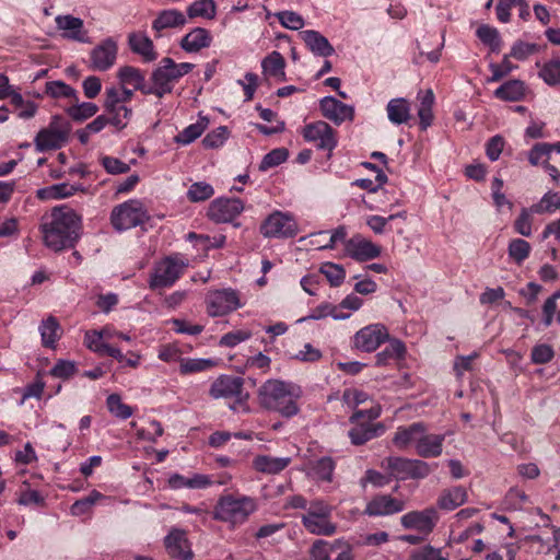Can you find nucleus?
<instances>
[{"label":"nucleus","mask_w":560,"mask_h":560,"mask_svg":"<svg viewBox=\"0 0 560 560\" xmlns=\"http://www.w3.org/2000/svg\"><path fill=\"white\" fill-rule=\"evenodd\" d=\"M244 210V203L238 198H218L208 209V217L217 223H228L238 217Z\"/></svg>","instance_id":"nucleus-13"},{"label":"nucleus","mask_w":560,"mask_h":560,"mask_svg":"<svg viewBox=\"0 0 560 560\" xmlns=\"http://www.w3.org/2000/svg\"><path fill=\"white\" fill-rule=\"evenodd\" d=\"M212 37L208 30L195 27L180 40V48L186 52H197L211 45Z\"/></svg>","instance_id":"nucleus-22"},{"label":"nucleus","mask_w":560,"mask_h":560,"mask_svg":"<svg viewBox=\"0 0 560 560\" xmlns=\"http://www.w3.org/2000/svg\"><path fill=\"white\" fill-rule=\"evenodd\" d=\"M334 469L335 464L332 459L330 457H322L311 464L308 475L318 480L330 481Z\"/></svg>","instance_id":"nucleus-46"},{"label":"nucleus","mask_w":560,"mask_h":560,"mask_svg":"<svg viewBox=\"0 0 560 560\" xmlns=\"http://www.w3.org/2000/svg\"><path fill=\"white\" fill-rule=\"evenodd\" d=\"M164 544L167 553L172 558L191 560L192 552L184 530L175 528L165 537Z\"/></svg>","instance_id":"nucleus-18"},{"label":"nucleus","mask_w":560,"mask_h":560,"mask_svg":"<svg viewBox=\"0 0 560 560\" xmlns=\"http://www.w3.org/2000/svg\"><path fill=\"white\" fill-rule=\"evenodd\" d=\"M186 15L176 10L167 9L158 13L152 22V30L155 32V37L163 36V31L171 28H182L186 25Z\"/></svg>","instance_id":"nucleus-16"},{"label":"nucleus","mask_w":560,"mask_h":560,"mask_svg":"<svg viewBox=\"0 0 560 560\" xmlns=\"http://www.w3.org/2000/svg\"><path fill=\"white\" fill-rule=\"evenodd\" d=\"M291 463L290 457H273L269 455H258L255 457L254 468L264 474L276 475L285 469Z\"/></svg>","instance_id":"nucleus-28"},{"label":"nucleus","mask_w":560,"mask_h":560,"mask_svg":"<svg viewBox=\"0 0 560 560\" xmlns=\"http://www.w3.org/2000/svg\"><path fill=\"white\" fill-rule=\"evenodd\" d=\"M387 117L394 125L407 124L411 118L410 104L407 100L393 98L386 106Z\"/></svg>","instance_id":"nucleus-30"},{"label":"nucleus","mask_w":560,"mask_h":560,"mask_svg":"<svg viewBox=\"0 0 560 560\" xmlns=\"http://www.w3.org/2000/svg\"><path fill=\"white\" fill-rule=\"evenodd\" d=\"M259 232L266 238H291L299 233V225L291 212L276 210L261 222Z\"/></svg>","instance_id":"nucleus-9"},{"label":"nucleus","mask_w":560,"mask_h":560,"mask_svg":"<svg viewBox=\"0 0 560 560\" xmlns=\"http://www.w3.org/2000/svg\"><path fill=\"white\" fill-rule=\"evenodd\" d=\"M467 500V492L463 487H453L442 492L439 498V506L452 511L464 504Z\"/></svg>","instance_id":"nucleus-35"},{"label":"nucleus","mask_w":560,"mask_h":560,"mask_svg":"<svg viewBox=\"0 0 560 560\" xmlns=\"http://www.w3.org/2000/svg\"><path fill=\"white\" fill-rule=\"evenodd\" d=\"M105 500H107V498L103 493L97 490H93L89 493V495L77 500L71 505L70 510L73 515H83L89 513L96 503Z\"/></svg>","instance_id":"nucleus-47"},{"label":"nucleus","mask_w":560,"mask_h":560,"mask_svg":"<svg viewBox=\"0 0 560 560\" xmlns=\"http://www.w3.org/2000/svg\"><path fill=\"white\" fill-rule=\"evenodd\" d=\"M207 313L211 317L224 316L242 306L237 291L222 289L209 292L206 298Z\"/></svg>","instance_id":"nucleus-10"},{"label":"nucleus","mask_w":560,"mask_h":560,"mask_svg":"<svg viewBox=\"0 0 560 560\" xmlns=\"http://www.w3.org/2000/svg\"><path fill=\"white\" fill-rule=\"evenodd\" d=\"M262 73L266 77L273 78L279 82L285 81V60L279 51H272L261 61Z\"/></svg>","instance_id":"nucleus-27"},{"label":"nucleus","mask_w":560,"mask_h":560,"mask_svg":"<svg viewBox=\"0 0 560 560\" xmlns=\"http://www.w3.org/2000/svg\"><path fill=\"white\" fill-rule=\"evenodd\" d=\"M129 45L131 50L138 55H141L145 61H153L158 57L152 40L144 34H130Z\"/></svg>","instance_id":"nucleus-31"},{"label":"nucleus","mask_w":560,"mask_h":560,"mask_svg":"<svg viewBox=\"0 0 560 560\" xmlns=\"http://www.w3.org/2000/svg\"><path fill=\"white\" fill-rule=\"evenodd\" d=\"M97 110L98 107L94 103H79V101L66 109L67 114L75 121H83L94 116L97 113Z\"/></svg>","instance_id":"nucleus-49"},{"label":"nucleus","mask_w":560,"mask_h":560,"mask_svg":"<svg viewBox=\"0 0 560 560\" xmlns=\"http://www.w3.org/2000/svg\"><path fill=\"white\" fill-rule=\"evenodd\" d=\"M275 16L283 27L292 31L301 30L305 24L303 16L294 11H280Z\"/></svg>","instance_id":"nucleus-55"},{"label":"nucleus","mask_w":560,"mask_h":560,"mask_svg":"<svg viewBox=\"0 0 560 560\" xmlns=\"http://www.w3.org/2000/svg\"><path fill=\"white\" fill-rule=\"evenodd\" d=\"M537 67H540L538 75L542 81L550 85H560V59L553 58L542 66L539 62L536 63Z\"/></svg>","instance_id":"nucleus-43"},{"label":"nucleus","mask_w":560,"mask_h":560,"mask_svg":"<svg viewBox=\"0 0 560 560\" xmlns=\"http://www.w3.org/2000/svg\"><path fill=\"white\" fill-rule=\"evenodd\" d=\"M77 191L84 192L85 188L82 185L61 183L38 189L36 196L42 200H55L71 197Z\"/></svg>","instance_id":"nucleus-26"},{"label":"nucleus","mask_w":560,"mask_h":560,"mask_svg":"<svg viewBox=\"0 0 560 560\" xmlns=\"http://www.w3.org/2000/svg\"><path fill=\"white\" fill-rule=\"evenodd\" d=\"M301 394L300 386L293 383L268 380L258 389V400L262 408L290 418L300 410L298 400Z\"/></svg>","instance_id":"nucleus-2"},{"label":"nucleus","mask_w":560,"mask_h":560,"mask_svg":"<svg viewBox=\"0 0 560 560\" xmlns=\"http://www.w3.org/2000/svg\"><path fill=\"white\" fill-rule=\"evenodd\" d=\"M387 340H389L387 328L383 324H371L355 332L352 343L358 350L373 352Z\"/></svg>","instance_id":"nucleus-11"},{"label":"nucleus","mask_w":560,"mask_h":560,"mask_svg":"<svg viewBox=\"0 0 560 560\" xmlns=\"http://www.w3.org/2000/svg\"><path fill=\"white\" fill-rule=\"evenodd\" d=\"M189 260L182 254H172L155 262L150 275L149 285L151 289H164L172 287L185 272Z\"/></svg>","instance_id":"nucleus-5"},{"label":"nucleus","mask_w":560,"mask_h":560,"mask_svg":"<svg viewBox=\"0 0 560 560\" xmlns=\"http://www.w3.org/2000/svg\"><path fill=\"white\" fill-rule=\"evenodd\" d=\"M106 112L110 115V118H108L109 124L117 129H124L132 115L131 109L125 105H117L114 110Z\"/></svg>","instance_id":"nucleus-59"},{"label":"nucleus","mask_w":560,"mask_h":560,"mask_svg":"<svg viewBox=\"0 0 560 560\" xmlns=\"http://www.w3.org/2000/svg\"><path fill=\"white\" fill-rule=\"evenodd\" d=\"M439 522V513L434 508L413 511L401 517V525H433Z\"/></svg>","instance_id":"nucleus-37"},{"label":"nucleus","mask_w":560,"mask_h":560,"mask_svg":"<svg viewBox=\"0 0 560 560\" xmlns=\"http://www.w3.org/2000/svg\"><path fill=\"white\" fill-rule=\"evenodd\" d=\"M133 92L125 88H107L105 91L104 107L106 110H114L117 105H124L132 98Z\"/></svg>","instance_id":"nucleus-40"},{"label":"nucleus","mask_w":560,"mask_h":560,"mask_svg":"<svg viewBox=\"0 0 560 560\" xmlns=\"http://www.w3.org/2000/svg\"><path fill=\"white\" fill-rule=\"evenodd\" d=\"M209 124L208 118L200 117L195 124L187 126L182 132L175 137V142L187 145L199 138Z\"/></svg>","instance_id":"nucleus-39"},{"label":"nucleus","mask_w":560,"mask_h":560,"mask_svg":"<svg viewBox=\"0 0 560 560\" xmlns=\"http://www.w3.org/2000/svg\"><path fill=\"white\" fill-rule=\"evenodd\" d=\"M149 220L148 212L141 201L130 199L112 210L110 222L116 231L136 228Z\"/></svg>","instance_id":"nucleus-8"},{"label":"nucleus","mask_w":560,"mask_h":560,"mask_svg":"<svg viewBox=\"0 0 560 560\" xmlns=\"http://www.w3.org/2000/svg\"><path fill=\"white\" fill-rule=\"evenodd\" d=\"M327 316H331L334 319H347L349 318V314L339 313L338 306H335L330 303H322L315 308L311 311V314L307 316L310 319H322Z\"/></svg>","instance_id":"nucleus-53"},{"label":"nucleus","mask_w":560,"mask_h":560,"mask_svg":"<svg viewBox=\"0 0 560 560\" xmlns=\"http://www.w3.org/2000/svg\"><path fill=\"white\" fill-rule=\"evenodd\" d=\"M84 343L90 350L100 355H105V351L108 347V343L105 342L98 330L85 332Z\"/></svg>","instance_id":"nucleus-60"},{"label":"nucleus","mask_w":560,"mask_h":560,"mask_svg":"<svg viewBox=\"0 0 560 560\" xmlns=\"http://www.w3.org/2000/svg\"><path fill=\"white\" fill-rule=\"evenodd\" d=\"M319 108L323 116L331 120L336 125L349 120L351 121L354 117V108L347 105L332 96H326L320 100Z\"/></svg>","instance_id":"nucleus-14"},{"label":"nucleus","mask_w":560,"mask_h":560,"mask_svg":"<svg viewBox=\"0 0 560 560\" xmlns=\"http://www.w3.org/2000/svg\"><path fill=\"white\" fill-rule=\"evenodd\" d=\"M214 194L213 187L205 182H197L190 185L187 197L191 202H200L211 198Z\"/></svg>","instance_id":"nucleus-54"},{"label":"nucleus","mask_w":560,"mask_h":560,"mask_svg":"<svg viewBox=\"0 0 560 560\" xmlns=\"http://www.w3.org/2000/svg\"><path fill=\"white\" fill-rule=\"evenodd\" d=\"M118 78L122 84L132 85L143 94H147V91L150 90V85L145 84L143 73L138 68L131 66L121 67L118 70Z\"/></svg>","instance_id":"nucleus-32"},{"label":"nucleus","mask_w":560,"mask_h":560,"mask_svg":"<svg viewBox=\"0 0 560 560\" xmlns=\"http://www.w3.org/2000/svg\"><path fill=\"white\" fill-rule=\"evenodd\" d=\"M404 510L402 501L390 495H378L371 500L365 509L369 515H389Z\"/></svg>","instance_id":"nucleus-23"},{"label":"nucleus","mask_w":560,"mask_h":560,"mask_svg":"<svg viewBox=\"0 0 560 560\" xmlns=\"http://www.w3.org/2000/svg\"><path fill=\"white\" fill-rule=\"evenodd\" d=\"M551 154V147L549 143H536L528 153V160L532 165H539L548 163Z\"/></svg>","instance_id":"nucleus-58"},{"label":"nucleus","mask_w":560,"mask_h":560,"mask_svg":"<svg viewBox=\"0 0 560 560\" xmlns=\"http://www.w3.org/2000/svg\"><path fill=\"white\" fill-rule=\"evenodd\" d=\"M244 381L238 376L221 375L210 386L209 395L214 399L234 398L230 408L234 411H248L246 399L248 394L243 392Z\"/></svg>","instance_id":"nucleus-6"},{"label":"nucleus","mask_w":560,"mask_h":560,"mask_svg":"<svg viewBox=\"0 0 560 560\" xmlns=\"http://www.w3.org/2000/svg\"><path fill=\"white\" fill-rule=\"evenodd\" d=\"M524 94L525 85L520 80H512L505 82L494 91L495 97L510 102L520 101L524 96Z\"/></svg>","instance_id":"nucleus-38"},{"label":"nucleus","mask_w":560,"mask_h":560,"mask_svg":"<svg viewBox=\"0 0 560 560\" xmlns=\"http://www.w3.org/2000/svg\"><path fill=\"white\" fill-rule=\"evenodd\" d=\"M116 55L117 45L113 39L108 38L92 50V67L95 70L105 71L114 65Z\"/></svg>","instance_id":"nucleus-17"},{"label":"nucleus","mask_w":560,"mask_h":560,"mask_svg":"<svg viewBox=\"0 0 560 560\" xmlns=\"http://www.w3.org/2000/svg\"><path fill=\"white\" fill-rule=\"evenodd\" d=\"M300 35L313 54L320 57H329L334 54V47L319 32L306 30L301 32Z\"/></svg>","instance_id":"nucleus-25"},{"label":"nucleus","mask_w":560,"mask_h":560,"mask_svg":"<svg viewBox=\"0 0 560 560\" xmlns=\"http://www.w3.org/2000/svg\"><path fill=\"white\" fill-rule=\"evenodd\" d=\"M389 345L375 357L376 365L384 366L392 360H400L406 354V346L399 339H389Z\"/></svg>","instance_id":"nucleus-33"},{"label":"nucleus","mask_w":560,"mask_h":560,"mask_svg":"<svg viewBox=\"0 0 560 560\" xmlns=\"http://www.w3.org/2000/svg\"><path fill=\"white\" fill-rule=\"evenodd\" d=\"M212 366V362L206 359H180L179 371L182 374L201 372Z\"/></svg>","instance_id":"nucleus-62"},{"label":"nucleus","mask_w":560,"mask_h":560,"mask_svg":"<svg viewBox=\"0 0 560 560\" xmlns=\"http://www.w3.org/2000/svg\"><path fill=\"white\" fill-rule=\"evenodd\" d=\"M539 46L532 43L517 40L513 44L510 56L517 60H526L532 55L538 52Z\"/></svg>","instance_id":"nucleus-61"},{"label":"nucleus","mask_w":560,"mask_h":560,"mask_svg":"<svg viewBox=\"0 0 560 560\" xmlns=\"http://www.w3.org/2000/svg\"><path fill=\"white\" fill-rule=\"evenodd\" d=\"M422 436L416 445V452L424 458L438 457L442 454L444 434H429L427 425L423 429Z\"/></svg>","instance_id":"nucleus-19"},{"label":"nucleus","mask_w":560,"mask_h":560,"mask_svg":"<svg viewBox=\"0 0 560 560\" xmlns=\"http://www.w3.org/2000/svg\"><path fill=\"white\" fill-rule=\"evenodd\" d=\"M81 218L68 207H56L50 213V220L43 223L44 243L52 250L72 247L79 238Z\"/></svg>","instance_id":"nucleus-1"},{"label":"nucleus","mask_w":560,"mask_h":560,"mask_svg":"<svg viewBox=\"0 0 560 560\" xmlns=\"http://www.w3.org/2000/svg\"><path fill=\"white\" fill-rule=\"evenodd\" d=\"M168 485L172 489H205L211 486L212 481L209 476L202 474H194L190 477L174 474L170 477Z\"/></svg>","instance_id":"nucleus-29"},{"label":"nucleus","mask_w":560,"mask_h":560,"mask_svg":"<svg viewBox=\"0 0 560 560\" xmlns=\"http://www.w3.org/2000/svg\"><path fill=\"white\" fill-rule=\"evenodd\" d=\"M418 98L420 101L418 108V116L420 119V127L422 130H425L429 126H431L433 120L432 107L434 104V94L432 90H427L424 92H419Z\"/></svg>","instance_id":"nucleus-34"},{"label":"nucleus","mask_w":560,"mask_h":560,"mask_svg":"<svg viewBox=\"0 0 560 560\" xmlns=\"http://www.w3.org/2000/svg\"><path fill=\"white\" fill-rule=\"evenodd\" d=\"M353 423L354 427L349 431V438L354 445H362L384 431L382 423L361 422V420Z\"/></svg>","instance_id":"nucleus-24"},{"label":"nucleus","mask_w":560,"mask_h":560,"mask_svg":"<svg viewBox=\"0 0 560 560\" xmlns=\"http://www.w3.org/2000/svg\"><path fill=\"white\" fill-rule=\"evenodd\" d=\"M288 159V150L284 148H278L267 153L259 164L260 171H267L271 167L278 166L285 162Z\"/></svg>","instance_id":"nucleus-56"},{"label":"nucleus","mask_w":560,"mask_h":560,"mask_svg":"<svg viewBox=\"0 0 560 560\" xmlns=\"http://www.w3.org/2000/svg\"><path fill=\"white\" fill-rule=\"evenodd\" d=\"M530 249L532 247L527 241L523 238H514L509 244L508 253L514 262L521 265L525 259L528 258Z\"/></svg>","instance_id":"nucleus-50"},{"label":"nucleus","mask_w":560,"mask_h":560,"mask_svg":"<svg viewBox=\"0 0 560 560\" xmlns=\"http://www.w3.org/2000/svg\"><path fill=\"white\" fill-rule=\"evenodd\" d=\"M257 510V501L246 495L226 494L219 499L213 518L220 522L244 523Z\"/></svg>","instance_id":"nucleus-4"},{"label":"nucleus","mask_w":560,"mask_h":560,"mask_svg":"<svg viewBox=\"0 0 560 560\" xmlns=\"http://www.w3.org/2000/svg\"><path fill=\"white\" fill-rule=\"evenodd\" d=\"M335 552V542L329 545L324 540H316L311 549V556L314 560H330Z\"/></svg>","instance_id":"nucleus-64"},{"label":"nucleus","mask_w":560,"mask_h":560,"mask_svg":"<svg viewBox=\"0 0 560 560\" xmlns=\"http://www.w3.org/2000/svg\"><path fill=\"white\" fill-rule=\"evenodd\" d=\"M217 14L214 0H197L187 8V15L190 19L205 18L212 20Z\"/></svg>","instance_id":"nucleus-45"},{"label":"nucleus","mask_w":560,"mask_h":560,"mask_svg":"<svg viewBox=\"0 0 560 560\" xmlns=\"http://www.w3.org/2000/svg\"><path fill=\"white\" fill-rule=\"evenodd\" d=\"M381 467L397 480L420 479L427 477L431 469L428 463L420 459H409L389 456L382 460Z\"/></svg>","instance_id":"nucleus-7"},{"label":"nucleus","mask_w":560,"mask_h":560,"mask_svg":"<svg viewBox=\"0 0 560 560\" xmlns=\"http://www.w3.org/2000/svg\"><path fill=\"white\" fill-rule=\"evenodd\" d=\"M57 25L60 30L69 32L67 36L75 40H83L82 27L83 21L71 15L57 16Z\"/></svg>","instance_id":"nucleus-44"},{"label":"nucleus","mask_w":560,"mask_h":560,"mask_svg":"<svg viewBox=\"0 0 560 560\" xmlns=\"http://www.w3.org/2000/svg\"><path fill=\"white\" fill-rule=\"evenodd\" d=\"M68 140L67 131H52V129H40L34 144L37 152L60 149Z\"/></svg>","instance_id":"nucleus-21"},{"label":"nucleus","mask_w":560,"mask_h":560,"mask_svg":"<svg viewBox=\"0 0 560 560\" xmlns=\"http://www.w3.org/2000/svg\"><path fill=\"white\" fill-rule=\"evenodd\" d=\"M346 254L358 261H366L378 257L381 247L361 235H355L346 242Z\"/></svg>","instance_id":"nucleus-15"},{"label":"nucleus","mask_w":560,"mask_h":560,"mask_svg":"<svg viewBox=\"0 0 560 560\" xmlns=\"http://www.w3.org/2000/svg\"><path fill=\"white\" fill-rule=\"evenodd\" d=\"M42 342L44 347L54 348L61 337V327L54 316L47 317L39 326Z\"/></svg>","instance_id":"nucleus-36"},{"label":"nucleus","mask_w":560,"mask_h":560,"mask_svg":"<svg viewBox=\"0 0 560 560\" xmlns=\"http://www.w3.org/2000/svg\"><path fill=\"white\" fill-rule=\"evenodd\" d=\"M45 93L52 98H69L78 102V92L63 81H48L45 84Z\"/></svg>","instance_id":"nucleus-42"},{"label":"nucleus","mask_w":560,"mask_h":560,"mask_svg":"<svg viewBox=\"0 0 560 560\" xmlns=\"http://www.w3.org/2000/svg\"><path fill=\"white\" fill-rule=\"evenodd\" d=\"M330 508L323 501H314L310 504L307 513L303 514L304 525H319L330 515Z\"/></svg>","instance_id":"nucleus-41"},{"label":"nucleus","mask_w":560,"mask_h":560,"mask_svg":"<svg viewBox=\"0 0 560 560\" xmlns=\"http://www.w3.org/2000/svg\"><path fill=\"white\" fill-rule=\"evenodd\" d=\"M555 357V351L550 345L539 343L532 349L530 360L534 364H546Z\"/></svg>","instance_id":"nucleus-63"},{"label":"nucleus","mask_w":560,"mask_h":560,"mask_svg":"<svg viewBox=\"0 0 560 560\" xmlns=\"http://www.w3.org/2000/svg\"><path fill=\"white\" fill-rule=\"evenodd\" d=\"M194 68L190 62L176 63L172 58H163L151 73V85L147 94H153L160 98L170 94L174 85Z\"/></svg>","instance_id":"nucleus-3"},{"label":"nucleus","mask_w":560,"mask_h":560,"mask_svg":"<svg viewBox=\"0 0 560 560\" xmlns=\"http://www.w3.org/2000/svg\"><path fill=\"white\" fill-rule=\"evenodd\" d=\"M106 406L113 416L122 420L130 418L133 413L132 408L124 404L118 394H110L106 399Z\"/></svg>","instance_id":"nucleus-51"},{"label":"nucleus","mask_w":560,"mask_h":560,"mask_svg":"<svg viewBox=\"0 0 560 560\" xmlns=\"http://www.w3.org/2000/svg\"><path fill=\"white\" fill-rule=\"evenodd\" d=\"M560 209V194L555 191L546 192L540 201L530 207L535 213H553Z\"/></svg>","instance_id":"nucleus-48"},{"label":"nucleus","mask_w":560,"mask_h":560,"mask_svg":"<svg viewBox=\"0 0 560 560\" xmlns=\"http://www.w3.org/2000/svg\"><path fill=\"white\" fill-rule=\"evenodd\" d=\"M476 35L485 45H488L492 51H499L501 38L497 28L489 25H481L477 28Z\"/></svg>","instance_id":"nucleus-52"},{"label":"nucleus","mask_w":560,"mask_h":560,"mask_svg":"<svg viewBox=\"0 0 560 560\" xmlns=\"http://www.w3.org/2000/svg\"><path fill=\"white\" fill-rule=\"evenodd\" d=\"M302 135L306 141L316 143L320 150L332 151L337 147L336 131L323 120L307 124Z\"/></svg>","instance_id":"nucleus-12"},{"label":"nucleus","mask_w":560,"mask_h":560,"mask_svg":"<svg viewBox=\"0 0 560 560\" xmlns=\"http://www.w3.org/2000/svg\"><path fill=\"white\" fill-rule=\"evenodd\" d=\"M424 427L423 422H413L409 425L398 427L393 436V444L399 450H405L411 444L416 446L422 436Z\"/></svg>","instance_id":"nucleus-20"},{"label":"nucleus","mask_w":560,"mask_h":560,"mask_svg":"<svg viewBox=\"0 0 560 560\" xmlns=\"http://www.w3.org/2000/svg\"><path fill=\"white\" fill-rule=\"evenodd\" d=\"M320 272L325 275L332 287L340 285L346 277L345 269L340 265L332 262L324 264L320 267Z\"/></svg>","instance_id":"nucleus-57"}]
</instances>
